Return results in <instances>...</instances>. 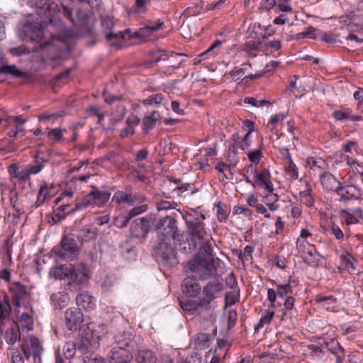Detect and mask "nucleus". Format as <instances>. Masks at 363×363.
<instances>
[{
    "instance_id": "1",
    "label": "nucleus",
    "mask_w": 363,
    "mask_h": 363,
    "mask_svg": "<svg viewBox=\"0 0 363 363\" xmlns=\"http://www.w3.org/2000/svg\"><path fill=\"white\" fill-rule=\"evenodd\" d=\"M220 259L215 258L211 250L208 255L205 252H198L194 257L189 260L184 267L186 273L192 274V277L199 280L215 279L218 276V269Z\"/></svg>"
},
{
    "instance_id": "2",
    "label": "nucleus",
    "mask_w": 363,
    "mask_h": 363,
    "mask_svg": "<svg viewBox=\"0 0 363 363\" xmlns=\"http://www.w3.org/2000/svg\"><path fill=\"white\" fill-rule=\"evenodd\" d=\"M186 223V236L182 250L186 253L199 250V252H205L209 255L212 249L205 229V224L198 218L187 220Z\"/></svg>"
},
{
    "instance_id": "3",
    "label": "nucleus",
    "mask_w": 363,
    "mask_h": 363,
    "mask_svg": "<svg viewBox=\"0 0 363 363\" xmlns=\"http://www.w3.org/2000/svg\"><path fill=\"white\" fill-rule=\"evenodd\" d=\"M11 307L8 300L0 298V332L4 331V339L9 345H13L21 340L18 323L10 319Z\"/></svg>"
},
{
    "instance_id": "4",
    "label": "nucleus",
    "mask_w": 363,
    "mask_h": 363,
    "mask_svg": "<svg viewBox=\"0 0 363 363\" xmlns=\"http://www.w3.org/2000/svg\"><path fill=\"white\" fill-rule=\"evenodd\" d=\"M28 4L35 8L36 13L40 17H45L49 19V21L52 22V18L57 13L61 12L62 10L63 13L68 18H72V12L71 10L63 3L60 5L56 4L54 1H50L48 0H36L30 1L28 2Z\"/></svg>"
},
{
    "instance_id": "5",
    "label": "nucleus",
    "mask_w": 363,
    "mask_h": 363,
    "mask_svg": "<svg viewBox=\"0 0 363 363\" xmlns=\"http://www.w3.org/2000/svg\"><path fill=\"white\" fill-rule=\"evenodd\" d=\"M158 240L179 241L178 222L174 216H166L160 218L155 224Z\"/></svg>"
},
{
    "instance_id": "6",
    "label": "nucleus",
    "mask_w": 363,
    "mask_h": 363,
    "mask_svg": "<svg viewBox=\"0 0 363 363\" xmlns=\"http://www.w3.org/2000/svg\"><path fill=\"white\" fill-rule=\"evenodd\" d=\"M322 184L324 185H327L328 183H337V186L334 189L333 188H330V190L335 191V193L338 196L339 201L341 202L346 203L352 199H358L362 196L361 190L355 185H342L340 182H337L334 178L324 176L321 177ZM326 188H329L326 186Z\"/></svg>"
},
{
    "instance_id": "7",
    "label": "nucleus",
    "mask_w": 363,
    "mask_h": 363,
    "mask_svg": "<svg viewBox=\"0 0 363 363\" xmlns=\"http://www.w3.org/2000/svg\"><path fill=\"white\" fill-rule=\"evenodd\" d=\"M90 270L84 263L77 265L71 264L68 277L67 289L70 291H77L81 286L86 284L89 279Z\"/></svg>"
},
{
    "instance_id": "8",
    "label": "nucleus",
    "mask_w": 363,
    "mask_h": 363,
    "mask_svg": "<svg viewBox=\"0 0 363 363\" xmlns=\"http://www.w3.org/2000/svg\"><path fill=\"white\" fill-rule=\"evenodd\" d=\"M54 254L60 259H73L78 255L79 247L73 235H65L60 245L53 248Z\"/></svg>"
},
{
    "instance_id": "9",
    "label": "nucleus",
    "mask_w": 363,
    "mask_h": 363,
    "mask_svg": "<svg viewBox=\"0 0 363 363\" xmlns=\"http://www.w3.org/2000/svg\"><path fill=\"white\" fill-rule=\"evenodd\" d=\"M154 252L157 258L164 264L173 265L177 264V253L172 245V241L158 240L154 247Z\"/></svg>"
},
{
    "instance_id": "10",
    "label": "nucleus",
    "mask_w": 363,
    "mask_h": 363,
    "mask_svg": "<svg viewBox=\"0 0 363 363\" xmlns=\"http://www.w3.org/2000/svg\"><path fill=\"white\" fill-rule=\"evenodd\" d=\"M152 221L151 217L145 216L135 219L130 224V233L133 238L138 239L141 242L146 240Z\"/></svg>"
},
{
    "instance_id": "11",
    "label": "nucleus",
    "mask_w": 363,
    "mask_h": 363,
    "mask_svg": "<svg viewBox=\"0 0 363 363\" xmlns=\"http://www.w3.org/2000/svg\"><path fill=\"white\" fill-rule=\"evenodd\" d=\"M255 181L253 182V187H259L264 189L267 191L268 194L266 195L265 199H267L268 196H273L275 201L278 200V196L273 194L274 187L270 179L271 175L268 169H264L260 172H255Z\"/></svg>"
},
{
    "instance_id": "12",
    "label": "nucleus",
    "mask_w": 363,
    "mask_h": 363,
    "mask_svg": "<svg viewBox=\"0 0 363 363\" xmlns=\"http://www.w3.org/2000/svg\"><path fill=\"white\" fill-rule=\"evenodd\" d=\"M223 289V285L217 277L214 279L213 281H209L203 289L204 296L199 298L198 306L201 307L208 306L216 298V294Z\"/></svg>"
},
{
    "instance_id": "13",
    "label": "nucleus",
    "mask_w": 363,
    "mask_h": 363,
    "mask_svg": "<svg viewBox=\"0 0 363 363\" xmlns=\"http://www.w3.org/2000/svg\"><path fill=\"white\" fill-rule=\"evenodd\" d=\"M65 323L71 331H76L83 323V314L79 308H70L65 313Z\"/></svg>"
},
{
    "instance_id": "14",
    "label": "nucleus",
    "mask_w": 363,
    "mask_h": 363,
    "mask_svg": "<svg viewBox=\"0 0 363 363\" xmlns=\"http://www.w3.org/2000/svg\"><path fill=\"white\" fill-rule=\"evenodd\" d=\"M321 347L325 351H328L330 360L335 359L336 363H342L344 350L337 340L333 339L330 342H325V346L322 345Z\"/></svg>"
},
{
    "instance_id": "15",
    "label": "nucleus",
    "mask_w": 363,
    "mask_h": 363,
    "mask_svg": "<svg viewBox=\"0 0 363 363\" xmlns=\"http://www.w3.org/2000/svg\"><path fill=\"white\" fill-rule=\"evenodd\" d=\"M0 74L6 75H11L15 78H23L26 80L43 81V77L38 76L32 79L30 74H26L22 70L19 69L16 65H3L0 66Z\"/></svg>"
},
{
    "instance_id": "16",
    "label": "nucleus",
    "mask_w": 363,
    "mask_h": 363,
    "mask_svg": "<svg viewBox=\"0 0 363 363\" xmlns=\"http://www.w3.org/2000/svg\"><path fill=\"white\" fill-rule=\"evenodd\" d=\"M10 291L12 292L13 303L16 306H20V301L26 300L29 296V291L27 286L19 282H15L10 286Z\"/></svg>"
},
{
    "instance_id": "17",
    "label": "nucleus",
    "mask_w": 363,
    "mask_h": 363,
    "mask_svg": "<svg viewBox=\"0 0 363 363\" xmlns=\"http://www.w3.org/2000/svg\"><path fill=\"white\" fill-rule=\"evenodd\" d=\"M196 279L188 276L182 283V291L189 296L194 297L201 291V286Z\"/></svg>"
},
{
    "instance_id": "18",
    "label": "nucleus",
    "mask_w": 363,
    "mask_h": 363,
    "mask_svg": "<svg viewBox=\"0 0 363 363\" xmlns=\"http://www.w3.org/2000/svg\"><path fill=\"white\" fill-rule=\"evenodd\" d=\"M75 212L74 207H72L69 204H62L57 207L53 211L52 220L55 223H58L67 216L71 215Z\"/></svg>"
},
{
    "instance_id": "19",
    "label": "nucleus",
    "mask_w": 363,
    "mask_h": 363,
    "mask_svg": "<svg viewBox=\"0 0 363 363\" xmlns=\"http://www.w3.org/2000/svg\"><path fill=\"white\" fill-rule=\"evenodd\" d=\"M22 350L23 351L25 355L29 357L33 355V357H36L39 355V354L43 350L42 346L39 340L35 337H30L29 339V344L27 345H22Z\"/></svg>"
},
{
    "instance_id": "20",
    "label": "nucleus",
    "mask_w": 363,
    "mask_h": 363,
    "mask_svg": "<svg viewBox=\"0 0 363 363\" xmlns=\"http://www.w3.org/2000/svg\"><path fill=\"white\" fill-rule=\"evenodd\" d=\"M308 349L311 354L320 361V363H330V354L328 351H325L322 347L318 345H310Z\"/></svg>"
},
{
    "instance_id": "21",
    "label": "nucleus",
    "mask_w": 363,
    "mask_h": 363,
    "mask_svg": "<svg viewBox=\"0 0 363 363\" xmlns=\"http://www.w3.org/2000/svg\"><path fill=\"white\" fill-rule=\"evenodd\" d=\"M140 119L137 116L134 114L130 115L125 121L126 126L121 130L120 133V137L125 138L133 135L135 133V127L138 125Z\"/></svg>"
},
{
    "instance_id": "22",
    "label": "nucleus",
    "mask_w": 363,
    "mask_h": 363,
    "mask_svg": "<svg viewBox=\"0 0 363 363\" xmlns=\"http://www.w3.org/2000/svg\"><path fill=\"white\" fill-rule=\"evenodd\" d=\"M341 216L346 224H354L359 223L360 219L362 218V211L359 208L353 210L352 213L347 210H342Z\"/></svg>"
},
{
    "instance_id": "23",
    "label": "nucleus",
    "mask_w": 363,
    "mask_h": 363,
    "mask_svg": "<svg viewBox=\"0 0 363 363\" xmlns=\"http://www.w3.org/2000/svg\"><path fill=\"white\" fill-rule=\"evenodd\" d=\"M315 301L328 311L333 309L336 306L337 303V298L332 295L322 296L318 294L315 297Z\"/></svg>"
},
{
    "instance_id": "24",
    "label": "nucleus",
    "mask_w": 363,
    "mask_h": 363,
    "mask_svg": "<svg viewBox=\"0 0 363 363\" xmlns=\"http://www.w3.org/2000/svg\"><path fill=\"white\" fill-rule=\"evenodd\" d=\"M71 264H61L60 266L52 268L50 274L58 279H68L69 273L70 272Z\"/></svg>"
},
{
    "instance_id": "25",
    "label": "nucleus",
    "mask_w": 363,
    "mask_h": 363,
    "mask_svg": "<svg viewBox=\"0 0 363 363\" xmlns=\"http://www.w3.org/2000/svg\"><path fill=\"white\" fill-rule=\"evenodd\" d=\"M76 302L79 307L84 309H93L94 303L93 297L87 294H80L76 297Z\"/></svg>"
},
{
    "instance_id": "26",
    "label": "nucleus",
    "mask_w": 363,
    "mask_h": 363,
    "mask_svg": "<svg viewBox=\"0 0 363 363\" xmlns=\"http://www.w3.org/2000/svg\"><path fill=\"white\" fill-rule=\"evenodd\" d=\"M94 204L101 205L106 203L110 199L111 193L107 191H93L91 192Z\"/></svg>"
},
{
    "instance_id": "27",
    "label": "nucleus",
    "mask_w": 363,
    "mask_h": 363,
    "mask_svg": "<svg viewBox=\"0 0 363 363\" xmlns=\"http://www.w3.org/2000/svg\"><path fill=\"white\" fill-rule=\"evenodd\" d=\"M135 361L138 363H155V357L152 351L148 350H139L135 354Z\"/></svg>"
},
{
    "instance_id": "28",
    "label": "nucleus",
    "mask_w": 363,
    "mask_h": 363,
    "mask_svg": "<svg viewBox=\"0 0 363 363\" xmlns=\"http://www.w3.org/2000/svg\"><path fill=\"white\" fill-rule=\"evenodd\" d=\"M164 22L159 20L157 22H150L143 28H140L139 33L140 35H151L157 30L162 29Z\"/></svg>"
},
{
    "instance_id": "29",
    "label": "nucleus",
    "mask_w": 363,
    "mask_h": 363,
    "mask_svg": "<svg viewBox=\"0 0 363 363\" xmlns=\"http://www.w3.org/2000/svg\"><path fill=\"white\" fill-rule=\"evenodd\" d=\"M300 201L302 203L308 207H311L314 204V199L312 196V189L311 187H307L304 191L299 193Z\"/></svg>"
},
{
    "instance_id": "30",
    "label": "nucleus",
    "mask_w": 363,
    "mask_h": 363,
    "mask_svg": "<svg viewBox=\"0 0 363 363\" xmlns=\"http://www.w3.org/2000/svg\"><path fill=\"white\" fill-rule=\"evenodd\" d=\"M228 161L230 162L229 167L230 166L235 167L236 164L239 161V157L238 156V150L235 147V144H230L228 147V151L227 153Z\"/></svg>"
},
{
    "instance_id": "31",
    "label": "nucleus",
    "mask_w": 363,
    "mask_h": 363,
    "mask_svg": "<svg viewBox=\"0 0 363 363\" xmlns=\"http://www.w3.org/2000/svg\"><path fill=\"white\" fill-rule=\"evenodd\" d=\"M91 204H94V202L90 192L87 195L84 196L81 200L77 201L75 203L74 208L76 212L77 211L83 210Z\"/></svg>"
},
{
    "instance_id": "32",
    "label": "nucleus",
    "mask_w": 363,
    "mask_h": 363,
    "mask_svg": "<svg viewBox=\"0 0 363 363\" xmlns=\"http://www.w3.org/2000/svg\"><path fill=\"white\" fill-rule=\"evenodd\" d=\"M20 323L22 330H31L33 328V320L28 313H22L20 317Z\"/></svg>"
},
{
    "instance_id": "33",
    "label": "nucleus",
    "mask_w": 363,
    "mask_h": 363,
    "mask_svg": "<svg viewBox=\"0 0 363 363\" xmlns=\"http://www.w3.org/2000/svg\"><path fill=\"white\" fill-rule=\"evenodd\" d=\"M49 196L48 186L46 183L42 185L39 189L35 205L37 207L41 206Z\"/></svg>"
},
{
    "instance_id": "34",
    "label": "nucleus",
    "mask_w": 363,
    "mask_h": 363,
    "mask_svg": "<svg viewBox=\"0 0 363 363\" xmlns=\"http://www.w3.org/2000/svg\"><path fill=\"white\" fill-rule=\"evenodd\" d=\"M196 347L199 349H208L210 347V336L208 334L200 333L196 340Z\"/></svg>"
},
{
    "instance_id": "35",
    "label": "nucleus",
    "mask_w": 363,
    "mask_h": 363,
    "mask_svg": "<svg viewBox=\"0 0 363 363\" xmlns=\"http://www.w3.org/2000/svg\"><path fill=\"white\" fill-rule=\"evenodd\" d=\"M79 235L86 240L96 239L98 233V229L96 228H82L79 230Z\"/></svg>"
},
{
    "instance_id": "36",
    "label": "nucleus",
    "mask_w": 363,
    "mask_h": 363,
    "mask_svg": "<svg viewBox=\"0 0 363 363\" xmlns=\"http://www.w3.org/2000/svg\"><path fill=\"white\" fill-rule=\"evenodd\" d=\"M126 354V350L121 348H113L111 350L108 358L115 362V363H118V362L123 360L122 359L123 356Z\"/></svg>"
},
{
    "instance_id": "37",
    "label": "nucleus",
    "mask_w": 363,
    "mask_h": 363,
    "mask_svg": "<svg viewBox=\"0 0 363 363\" xmlns=\"http://www.w3.org/2000/svg\"><path fill=\"white\" fill-rule=\"evenodd\" d=\"M277 296L283 298L292 292V287L289 283L284 284H276Z\"/></svg>"
},
{
    "instance_id": "38",
    "label": "nucleus",
    "mask_w": 363,
    "mask_h": 363,
    "mask_svg": "<svg viewBox=\"0 0 363 363\" xmlns=\"http://www.w3.org/2000/svg\"><path fill=\"white\" fill-rule=\"evenodd\" d=\"M238 252V256L239 259L242 261V263H245V262L248 261L249 257L252 258V254L253 252V249L252 247L247 245L245 248L243 252L240 250H236Z\"/></svg>"
},
{
    "instance_id": "39",
    "label": "nucleus",
    "mask_w": 363,
    "mask_h": 363,
    "mask_svg": "<svg viewBox=\"0 0 363 363\" xmlns=\"http://www.w3.org/2000/svg\"><path fill=\"white\" fill-rule=\"evenodd\" d=\"M66 132L67 130L65 129L54 128L48 132V137L50 140L59 141L62 139L63 133Z\"/></svg>"
},
{
    "instance_id": "40",
    "label": "nucleus",
    "mask_w": 363,
    "mask_h": 363,
    "mask_svg": "<svg viewBox=\"0 0 363 363\" xmlns=\"http://www.w3.org/2000/svg\"><path fill=\"white\" fill-rule=\"evenodd\" d=\"M247 155L250 162L257 164L262 157V150L259 148L254 151L247 152Z\"/></svg>"
},
{
    "instance_id": "41",
    "label": "nucleus",
    "mask_w": 363,
    "mask_h": 363,
    "mask_svg": "<svg viewBox=\"0 0 363 363\" xmlns=\"http://www.w3.org/2000/svg\"><path fill=\"white\" fill-rule=\"evenodd\" d=\"M177 203L175 202H171L166 200H162L157 203V208L158 211L174 209Z\"/></svg>"
},
{
    "instance_id": "42",
    "label": "nucleus",
    "mask_w": 363,
    "mask_h": 363,
    "mask_svg": "<svg viewBox=\"0 0 363 363\" xmlns=\"http://www.w3.org/2000/svg\"><path fill=\"white\" fill-rule=\"evenodd\" d=\"M246 68L240 67L237 68L235 67L234 69L230 71L228 74L230 75V77L233 78V80H239V79H244L243 76L245 74Z\"/></svg>"
},
{
    "instance_id": "43",
    "label": "nucleus",
    "mask_w": 363,
    "mask_h": 363,
    "mask_svg": "<svg viewBox=\"0 0 363 363\" xmlns=\"http://www.w3.org/2000/svg\"><path fill=\"white\" fill-rule=\"evenodd\" d=\"M163 99L162 94H155L150 95L147 99L143 101L144 104L151 105L153 104H160Z\"/></svg>"
},
{
    "instance_id": "44",
    "label": "nucleus",
    "mask_w": 363,
    "mask_h": 363,
    "mask_svg": "<svg viewBox=\"0 0 363 363\" xmlns=\"http://www.w3.org/2000/svg\"><path fill=\"white\" fill-rule=\"evenodd\" d=\"M147 209V205H142L140 206L134 207L128 212V213L126 216L130 220L132 218L146 211Z\"/></svg>"
},
{
    "instance_id": "45",
    "label": "nucleus",
    "mask_w": 363,
    "mask_h": 363,
    "mask_svg": "<svg viewBox=\"0 0 363 363\" xmlns=\"http://www.w3.org/2000/svg\"><path fill=\"white\" fill-rule=\"evenodd\" d=\"M333 116L337 121H343L349 119V118L351 117V113L349 111L336 110L333 113Z\"/></svg>"
},
{
    "instance_id": "46",
    "label": "nucleus",
    "mask_w": 363,
    "mask_h": 363,
    "mask_svg": "<svg viewBox=\"0 0 363 363\" xmlns=\"http://www.w3.org/2000/svg\"><path fill=\"white\" fill-rule=\"evenodd\" d=\"M342 259L343 262L345 263L346 268L354 269L353 264L355 262V260L350 253H348L347 252H345L342 255Z\"/></svg>"
},
{
    "instance_id": "47",
    "label": "nucleus",
    "mask_w": 363,
    "mask_h": 363,
    "mask_svg": "<svg viewBox=\"0 0 363 363\" xmlns=\"http://www.w3.org/2000/svg\"><path fill=\"white\" fill-rule=\"evenodd\" d=\"M315 29L313 26H309L306 28V30L303 32H301L297 35V39L302 38H315V35L314 32Z\"/></svg>"
},
{
    "instance_id": "48",
    "label": "nucleus",
    "mask_w": 363,
    "mask_h": 363,
    "mask_svg": "<svg viewBox=\"0 0 363 363\" xmlns=\"http://www.w3.org/2000/svg\"><path fill=\"white\" fill-rule=\"evenodd\" d=\"M259 43H256L254 40L247 41L244 45V50L248 52L250 55H252L253 51L259 49Z\"/></svg>"
},
{
    "instance_id": "49",
    "label": "nucleus",
    "mask_w": 363,
    "mask_h": 363,
    "mask_svg": "<svg viewBox=\"0 0 363 363\" xmlns=\"http://www.w3.org/2000/svg\"><path fill=\"white\" fill-rule=\"evenodd\" d=\"M101 26L107 30L111 29L114 26L113 18L108 16H101Z\"/></svg>"
},
{
    "instance_id": "50",
    "label": "nucleus",
    "mask_w": 363,
    "mask_h": 363,
    "mask_svg": "<svg viewBox=\"0 0 363 363\" xmlns=\"http://www.w3.org/2000/svg\"><path fill=\"white\" fill-rule=\"evenodd\" d=\"M199 301H187V302H182L181 301V307L183 310L187 311H195L197 307H199L198 306Z\"/></svg>"
},
{
    "instance_id": "51",
    "label": "nucleus",
    "mask_w": 363,
    "mask_h": 363,
    "mask_svg": "<svg viewBox=\"0 0 363 363\" xmlns=\"http://www.w3.org/2000/svg\"><path fill=\"white\" fill-rule=\"evenodd\" d=\"M156 122L150 118L145 117L143 120V131L145 133H148L149 130L153 128L155 125Z\"/></svg>"
},
{
    "instance_id": "52",
    "label": "nucleus",
    "mask_w": 363,
    "mask_h": 363,
    "mask_svg": "<svg viewBox=\"0 0 363 363\" xmlns=\"http://www.w3.org/2000/svg\"><path fill=\"white\" fill-rule=\"evenodd\" d=\"M64 354L67 358L73 357L76 352L75 345L67 343L63 347Z\"/></svg>"
},
{
    "instance_id": "53",
    "label": "nucleus",
    "mask_w": 363,
    "mask_h": 363,
    "mask_svg": "<svg viewBox=\"0 0 363 363\" xmlns=\"http://www.w3.org/2000/svg\"><path fill=\"white\" fill-rule=\"evenodd\" d=\"M226 285L232 289H238V282L233 273H230L225 278Z\"/></svg>"
},
{
    "instance_id": "54",
    "label": "nucleus",
    "mask_w": 363,
    "mask_h": 363,
    "mask_svg": "<svg viewBox=\"0 0 363 363\" xmlns=\"http://www.w3.org/2000/svg\"><path fill=\"white\" fill-rule=\"evenodd\" d=\"M130 220L126 215L121 216L119 217L116 218L115 225L120 228H123L127 226Z\"/></svg>"
},
{
    "instance_id": "55",
    "label": "nucleus",
    "mask_w": 363,
    "mask_h": 363,
    "mask_svg": "<svg viewBox=\"0 0 363 363\" xmlns=\"http://www.w3.org/2000/svg\"><path fill=\"white\" fill-rule=\"evenodd\" d=\"M104 101L106 104H113L116 101H119L122 99V96H116L111 94L108 91H104Z\"/></svg>"
},
{
    "instance_id": "56",
    "label": "nucleus",
    "mask_w": 363,
    "mask_h": 363,
    "mask_svg": "<svg viewBox=\"0 0 363 363\" xmlns=\"http://www.w3.org/2000/svg\"><path fill=\"white\" fill-rule=\"evenodd\" d=\"M277 5V0H262L259 9L262 10H270Z\"/></svg>"
},
{
    "instance_id": "57",
    "label": "nucleus",
    "mask_w": 363,
    "mask_h": 363,
    "mask_svg": "<svg viewBox=\"0 0 363 363\" xmlns=\"http://www.w3.org/2000/svg\"><path fill=\"white\" fill-rule=\"evenodd\" d=\"M147 0H135L131 11L134 13H140L145 10Z\"/></svg>"
},
{
    "instance_id": "58",
    "label": "nucleus",
    "mask_w": 363,
    "mask_h": 363,
    "mask_svg": "<svg viewBox=\"0 0 363 363\" xmlns=\"http://www.w3.org/2000/svg\"><path fill=\"white\" fill-rule=\"evenodd\" d=\"M234 214H244L246 217H250L252 215L251 209L243 206H235L233 209Z\"/></svg>"
},
{
    "instance_id": "59",
    "label": "nucleus",
    "mask_w": 363,
    "mask_h": 363,
    "mask_svg": "<svg viewBox=\"0 0 363 363\" xmlns=\"http://www.w3.org/2000/svg\"><path fill=\"white\" fill-rule=\"evenodd\" d=\"M228 328H233L237 321V313L234 310H230L228 312Z\"/></svg>"
},
{
    "instance_id": "60",
    "label": "nucleus",
    "mask_w": 363,
    "mask_h": 363,
    "mask_svg": "<svg viewBox=\"0 0 363 363\" xmlns=\"http://www.w3.org/2000/svg\"><path fill=\"white\" fill-rule=\"evenodd\" d=\"M217 216L218 219L220 221H223V220H225L227 218L228 214L226 211L223 208V203L221 202L218 203L217 204Z\"/></svg>"
},
{
    "instance_id": "61",
    "label": "nucleus",
    "mask_w": 363,
    "mask_h": 363,
    "mask_svg": "<svg viewBox=\"0 0 363 363\" xmlns=\"http://www.w3.org/2000/svg\"><path fill=\"white\" fill-rule=\"evenodd\" d=\"M55 297L57 299V303L55 304L58 305L60 308H63L69 300L67 294H60L59 297L58 296H55Z\"/></svg>"
},
{
    "instance_id": "62",
    "label": "nucleus",
    "mask_w": 363,
    "mask_h": 363,
    "mask_svg": "<svg viewBox=\"0 0 363 363\" xmlns=\"http://www.w3.org/2000/svg\"><path fill=\"white\" fill-rule=\"evenodd\" d=\"M277 296V294L276 290L273 289H269L267 290V298L270 301L272 308H274L276 306L275 301Z\"/></svg>"
},
{
    "instance_id": "63",
    "label": "nucleus",
    "mask_w": 363,
    "mask_h": 363,
    "mask_svg": "<svg viewBox=\"0 0 363 363\" xmlns=\"http://www.w3.org/2000/svg\"><path fill=\"white\" fill-rule=\"evenodd\" d=\"M304 248L306 250V253L311 257L318 255L320 256V254L317 252L315 247L309 243H303Z\"/></svg>"
},
{
    "instance_id": "64",
    "label": "nucleus",
    "mask_w": 363,
    "mask_h": 363,
    "mask_svg": "<svg viewBox=\"0 0 363 363\" xmlns=\"http://www.w3.org/2000/svg\"><path fill=\"white\" fill-rule=\"evenodd\" d=\"M354 98L358 101L357 108L363 107V89H359L354 94Z\"/></svg>"
}]
</instances>
